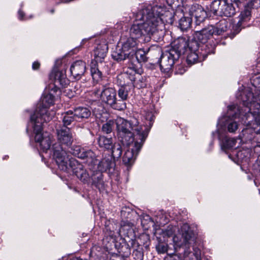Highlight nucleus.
Here are the masks:
<instances>
[{"label":"nucleus","instance_id":"obj_31","mask_svg":"<svg viewBox=\"0 0 260 260\" xmlns=\"http://www.w3.org/2000/svg\"><path fill=\"white\" fill-rule=\"evenodd\" d=\"M98 144L101 148L110 149L114 144L113 139L112 138H107L104 136H101L98 139Z\"/></svg>","mask_w":260,"mask_h":260},{"label":"nucleus","instance_id":"obj_33","mask_svg":"<svg viewBox=\"0 0 260 260\" xmlns=\"http://www.w3.org/2000/svg\"><path fill=\"white\" fill-rule=\"evenodd\" d=\"M62 116L63 126L67 127L68 125H70L73 121H77L73 111L69 110L62 114Z\"/></svg>","mask_w":260,"mask_h":260},{"label":"nucleus","instance_id":"obj_37","mask_svg":"<svg viewBox=\"0 0 260 260\" xmlns=\"http://www.w3.org/2000/svg\"><path fill=\"white\" fill-rule=\"evenodd\" d=\"M226 126L230 133H235L238 128V124L236 121L231 119L227 121Z\"/></svg>","mask_w":260,"mask_h":260},{"label":"nucleus","instance_id":"obj_28","mask_svg":"<svg viewBox=\"0 0 260 260\" xmlns=\"http://www.w3.org/2000/svg\"><path fill=\"white\" fill-rule=\"evenodd\" d=\"M201 52L205 53V51L201 49V51H188L185 52L187 54L186 60L188 64H194L197 62L198 59L201 57L203 56L204 58L206 57L209 54L203 55L201 54Z\"/></svg>","mask_w":260,"mask_h":260},{"label":"nucleus","instance_id":"obj_34","mask_svg":"<svg viewBox=\"0 0 260 260\" xmlns=\"http://www.w3.org/2000/svg\"><path fill=\"white\" fill-rule=\"evenodd\" d=\"M110 149H112V157L114 159H118L121 156L122 148L119 143H114Z\"/></svg>","mask_w":260,"mask_h":260},{"label":"nucleus","instance_id":"obj_5","mask_svg":"<svg viewBox=\"0 0 260 260\" xmlns=\"http://www.w3.org/2000/svg\"><path fill=\"white\" fill-rule=\"evenodd\" d=\"M134 131L136 133L135 134V133L133 132L134 141L129 144L126 145L127 146H131V148H129L125 152L123 156V162L127 165H131L134 162L147 137L148 133L146 128L143 130L142 127L140 126L135 128Z\"/></svg>","mask_w":260,"mask_h":260},{"label":"nucleus","instance_id":"obj_23","mask_svg":"<svg viewBox=\"0 0 260 260\" xmlns=\"http://www.w3.org/2000/svg\"><path fill=\"white\" fill-rule=\"evenodd\" d=\"M91 185L98 188L100 191L105 189V183L103 181V175L100 171L94 172L91 176Z\"/></svg>","mask_w":260,"mask_h":260},{"label":"nucleus","instance_id":"obj_45","mask_svg":"<svg viewBox=\"0 0 260 260\" xmlns=\"http://www.w3.org/2000/svg\"><path fill=\"white\" fill-rule=\"evenodd\" d=\"M141 82V84L140 85V87L142 88L144 87L146 85V83L145 82V80L143 79V77H141V79L139 80Z\"/></svg>","mask_w":260,"mask_h":260},{"label":"nucleus","instance_id":"obj_42","mask_svg":"<svg viewBox=\"0 0 260 260\" xmlns=\"http://www.w3.org/2000/svg\"><path fill=\"white\" fill-rule=\"evenodd\" d=\"M146 120L149 121V125L152 124V122L154 120V116L151 112L148 113L146 116Z\"/></svg>","mask_w":260,"mask_h":260},{"label":"nucleus","instance_id":"obj_13","mask_svg":"<svg viewBox=\"0 0 260 260\" xmlns=\"http://www.w3.org/2000/svg\"><path fill=\"white\" fill-rule=\"evenodd\" d=\"M180 55L175 45L169 51L162 53L158 60L161 70L164 72L170 71Z\"/></svg>","mask_w":260,"mask_h":260},{"label":"nucleus","instance_id":"obj_47","mask_svg":"<svg viewBox=\"0 0 260 260\" xmlns=\"http://www.w3.org/2000/svg\"><path fill=\"white\" fill-rule=\"evenodd\" d=\"M24 14L22 11L19 10L18 11V17L19 19L22 20L23 19V17H24Z\"/></svg>","mask_w":260,"mask_h":260},{"label":"nucleus","instance_id":"obj_10","mask_svg":"<svg viewBox=\"0 0 260 260\" xmlns=\"http://www.w3.org/2000/svg\"><path fill=\"white\" fill-rule=\"evenodd\" d=\"M137 40L128 38L122 43L121 47H117L116 51L113 52L112 58L117 61L126 59L133 61L135 51L137 49Z\"/></svg>","mask_w":260,"mask_h":260},{"label":"nucleus","instance_id":"obj_54","mask_svg":"<svg viewBox=\"0 0 260 260\" xmlns=\"http://www.w3.org/2000/svg\"><path fill=\"white\" fill-rule=\"evenodd\" d=\"M235 31H237V32H239V30H237L236 29H235Z\"/></svg>","mask_w":260,"mask_h":260},{"label":"nucleus","instance_id":"obj_12","mask_svg":"<svg viewBox=\"0 0 260 260\" xmlns=\"http://www.w3.org/2000/svg\"><path fill=\"white\" fill-rule=\"evenodd\" d=\"M93 93L97 98H100L102 102L117 110L116 91L115 89L102 85L101 87L95 89Z\"/></svg>","mask_w":260,"mask_h":260},{"label":"nucleus","instance_id":"obj_38","mask_svg":"<svg viewBox=\"0 0 260 260\" xmlns=\"http://www.w3.org/2000/svg\"><path fill=\"white\" fill-rule=\"evenodd\" d=\"M192 248L193 250L192 255L194 257V260H208L205 257H201V250L198 246H193Z\"/></svg>","mask_w":260,"mask_h":260},{"label":"nucleus","instance_id":"obj_1","mask_svg":"<svg viewBox=\"0 0 260 260\" xmlns=\"http://www.w3.org/2000/svg\"><path fill=\"white\" fill-rule=\"evenodd\" d=\"M172 13L158 6H149L141 10L137 15L140 23L133 24L129 29L130 38L137 40L141 39L143 42H148L151 36L164 26V23H172Z\"/></svg>","mask_w":260,"mask_h":260},{"label":"nucleus","instance_id":"obj_7","mask_svg":"<svg viewBox=\"0 0 260 260\" xmlns=\"http://www.w3.org/2000/svg\"><path fill=\"white\" fill-rule=\"evenodd\" d=\"M197 30L194 32V38L202 44L201 48L202 51L201 54L205 55L207 54L214 53L217 41L212 40L215 36H217L214 28V25H209L201 30Z\"/></svg>","mask_w":260,"mask_h":260},{"label":"nucleus","instance_id":"obj_40","mask_svg":"<svg viewBox=\"0 0 260 260\" xmlns=\"http://www.w3.org/2000/svg\"><path fill=\"white\" fill-rule=\"evenodd\" d=\"M116 242V240L112 236H106L103 239L104 243L114 244Z\"/></svg>","mask_w":260,"mask_h":260},{"label":"nucleus","instance_id":"obj_50","mask_svg":"<svg viewBox=\"0 0 260 260\" xmlns=\"http://www.w3.org/2000/svg\"><path fill=\"white\" fill-rule=\"evenodd\" d=\"M120 245H116V244H115V245H114V246H115V248H117V246L120 247Z\"/></svg>","mask_w":260,"mask_h":260},{"label":"nucleus","instance_id":"obj_35","mask_svg":"<svg viewBox=\"0 0 260 260\" xmlns=\"http://www.w3.org/2000/svg\"><path fill=\"white\" fill-rule=\"evenodd\" d=\"M236 140L234 138H225L221 145V148L224 150L229 149L236 147Z\"/></svg>","mask_w":260,"mask_h":260},{"label":"nucleus","instance_id":"obj_53","mask_svg":"<svg viewBox=\"0 0 260 260\" xmlns=\"http://www.w3.org/2000/svg\"><path fill=\"white\" fill-rule=\"evenodd\" d=\"M148 247V245H147V246H146V248H147Z\"/></svg>","mask_w":260,"mask_h":260},{"label":"nucleus","instance_id":"obj_44","mask_svg":"<svg viewBox=\"0 0 260 260\" xmlns=\"http://www.w3.org/2000/svg\"><path fill=\"white\" fill-rule=\"evenodd\" d=\"M162 235L164 237L167 236L170 237L173 235V232L172 230H166V231L162 232Z\"/></svg>","mask_w":260,"mask_h":260},{"label":"nucleus","instance_id":"obj_14","mask_svg":"<svg viewBox=\"0 0 260 260\" xmlns=\"http://www.w3.org/2000/svg\"><path fill=\"white\" fill-rule=\"evenodd\" d=\"M196 39L194 38V34L191 39L188 37H182L175 42L174 45L180 55L188 51H200L201 45Z\"/></svg>","mask_w":260,"mask_h":260},{"label":"nucleus","instance_id":"obj_27","mask_svg":"<svg viewBox=\"0 0 260 260\" xmlns=\"http://www.w3.org/2000/svg\"><path fill=\"white\" fill-rule=\"evenodd\" d=\"M73 111L77 121L80 119H87L91 115L90 111L86 107H79L75 109Z\"/></svg>","mask_w":260,"mask_h":260},{"label":"nucleus","instance_id":"obj_48","mask_svg":"<svg viewBox=\"0 0 260 260\" xmlns=\"http://www.w3.org/2000/svg\"><path fill=\"white\" fill-rule=\"evenodd\" d=\"M178 74H182L185 72V69L184 68L181 69L180 70H178L176 71Z\"/></svg>","mask_w":260,"mask_h":260},{"label":"nucleus","instance_id":"obj_3","mask_svg":"<svg viewBox=\"0 0 260 260\" xmlns=\"http://www.w3.org/2000/svg\"><path fill=\"white\" fill-rule=\"evenodd\" d=\"M50 77L53 79L54 83L50 84L45 89L41 103L38 105L34 113L31 115H36L38 120L44 119L46 115H51V119L52 118L54 113L53 111L49 112L48 108L54 104L57 93L60 92L59 86L66 87L70 83L67 78L66 72L63 71H54L51 73Z\"/></svg>","mask_w":260,"mask_h":260},{"label":"nucleus","instance_id":"obj_36","mask_svg":"<svg viewBox=\"0 0 260 260\" xmlns=\"http://www.w3.org/2000/svg\"><path fill=\"white\" fill-rule=\"evenodd\" d=\"M153 224V221L149 215H145L141 218V225L144 230H148Z\"/></svg>","mask_w":260,"mask_h":260},{"label":"nucleus","instance_id":"obj_52","mask_svg":"<svg viewBox=\"0 0 260 260\" xmlns=\"http://www.w3.org/2000/svg\"><path fill=\"white\" fill-rule=\"evenodd\" d=\"M185 242H187L185 240ZM189 241H187V242H188ZM185 244H187V243H185Z\"/></svg>","mask_w":260,"mask_h":260},{"label":"nucleus","instance_id":"obj_20","mask_svg":"<svg viewBox=\"0 0 260 260\" xmlns=\"http://www.w3.org/2000/svg\"><path fill=\"white\" fill-rule=\"evenodd\" d=\"M149 53H153L159 55L161 54V51L160 49L152 50L148 49L147 52H146L145 51L142 49H137L135 51L134 59H135L138 63L146 62L147 61L148 58L149 57H147L146 55ZM133 62H134V61Z\"/></svg>","mask_w":260,"mask_h":260},{"label":"nucleus","instance_id":"obj_15","mask_svg":"<svg viewBox=\"0 0 260 260\" xmlns=\"http://www.w3.org/2000/svg\"><path fill=\"white\" fill-rule=\"evenodd\" d=\"M70 152L80 159H85L89 165H95L97 162L95 154L90 149H86L79 145H74L71 148Z\"/></svg>","mask_w":260,"mask_h":260},{"label":"nucleus","instance_id":"obj_49","mask_svg":"<svg viewBox=\"0 0 260 260\" xmlns=\"http://www.w3.org/2000/svg\"><path fill=\"white\" fill-rule=\"evenodd\" d=\"M124 228H125V226H123V227H121V228H120V230H119V232H122V231L123 230H124Z\"/></svg>","mask_w":260,"mask_h":260},{"label":"nucleus","instance_id":"obj_19","mask_svg":"<svg viewBox=\"0 0 260 260\" xmlns=\"http://www.w3.org/2000/svg\"><path fill=\"white\" fill-rule=\"evenodd\" d=\"M188 15L191 17L194 16L197 22H203L207 17L206 12L199 5H192L188 9Z\"/></svg>","mask_w":260,"mask_h":260},{"label":"nucleus","instance_id":"obj_16","mask_svg":"<svg viewBox=\"0 0 260 260\" xmlns=\"http://www.w3.org/2000/svg\"><path fill=\"white\" fill-rule=\"evenodd\" d=\"M56 135L58 143L61 146L70 147L73 142V136L71 130L67 126H62L56 129Z\"/></svg>","mask_w":260,"mask_h":260},{"label":"nucleus","instance_id":"obj_21","mask_svg":"<svg viewBox=\"0 0 260 260\" xmlns=\"http://www.w3.org/2000/svg\"><path fill=\"white\" fill-rule=\"evenodd\" d=\"M184 245H156V249L158 253L166 252L168 255H173L177 251L178 248L181 249Z\"/></svg>","mask_w":260,"mask_h":260},{"label":"nucleus","instance_id":"obj_29","mask_svg":"<svg viewBox=\"0 0 260 260\" xmlns=\"http://www.w3.org/2000/svg\"><path fill=\"white\" fill-rule=\"evenodd\" d=\"M251 11L249 8H246L244 11L241 12L239 17V21L237 23V27H241L243 26L245 22H247L250 19Z\"/></svg>","mask_w":260,"mask_h":260},{"label":"nucleus","instance_id":"obj_43","mask_svg":"<svg viewBox=\"0 0 260 260\" xmlns=\"http://www.w3.org/2000/svg\"><path fill=\"white\" fill-rule=\"evenodd\" d=\"M88 175L86 173H82L81 176V179L85 183H89V179L87 178Z\"/></svg>","mask_w":260,"mask_h":260},{"label":"nucleus","instance_id":"obj_22","mask_svg":"<svg viewBox=\"0 0 260 260\" xmlns=\"http://www.w3.org/2000/svg\"><path fill=\"white\" fill-rule=\"evenodd\" d=\"M114 159L112 158V156L108 154L99 162L98 164V171L102 173V172L106 171L107 170H110L115 167Z\"/></svg>","mask_w":260,"mask_h":260},{"label":"nucleus","instance_id":"obj_41","mask_svg":"<svg viewBox=\"0 0 260 260\" xmlns=\"http://www.w3.org/2000/svg\"><path fill=\"white\" fill-rule=\"evenodd\" d=\"M134 254L135 255V258L137 260H142L143 257V254L141 251H138L137 250L134 251Z\"/></svg>","mask_w":260,"mask_h":260},{"label":"nucleus","instance_id":"obj_17","mask_svg":"<svg viewBox=\"0 0 260 260\" xmlns=\"http://www.w3.org/2000/svg\"><path fill=\"white\" fill-rule=\"evenodd\" d=\"M129 82L121 86L117 91L118 99H117V110L122 111L126 107V101L128 98L129 94L131 92L132 86L129 84Z\"/></svg>","mask_w":260,"mask_h":260},{"label":"nucleus","instance_id":"obj_6","mask_svg":"<svg viewBox=\"0 0 260 260\" xmlns=\"http://www.w3.org/2000/svg\"><path fill=\"white\" fill-rule=\"evenodd\" d=\"M44 118L38 120L36 115L30 116V123L35 134L36 142L40 144V146L43 151H46L50 148L53 137L47 132L42 133V132L44 123L50 121L51 120V116L46 115Z\"/></svg>","mask_w":260,"mask_h":260},{"label":"nucleus","instance_id":"obj_30","mask_svg":"<svg viewBox=\"0 0 260 260\" xmlns=\"http://www.w3.org/2000/svg\"><path fill=\"white\" fill-rule=\"evenodd\" d=\"M192 24V18L186 13L179 20V26L182 30H186L190 28Z\"/></svg>","mask_w":260,"mask_h":260},{"label":"nucleus","instance_id":"obj_39","mask_svg":"<svg viewBox=\"0 0 260 260\" xmlns=\"http://www.w3.org/2000/svg\"><path fill=\"white\" fill-rule=\"evenodd\" d=\"M139 239L140 240V242L142 244H146L150 242L149 236L146 233L142 234Z\"/></svg>","mask_w":260,"mask_h":260},{"label":"nucleus","instance_id":"obj_46","mask_svg":"<svg viewBox=\"0 0 260 260\" xmlns=\"http://www.w3.org/2000/svg\"><path fill=\"white\" fill-rule=\"evenodd\" d=\"M40 64L38 61H35L33 63L32 68L34 70H37L39 68Z\"/></svg>","mask_w":260,"mask_h":260},{"label":"nucleus","instance_id":"obj_51","mask_svg":"<svg viewBox=\"0 0 260 260\" xmlns=\"http://www.w3.org/2000/svg\"><path fill=\"white\" fill-rule=\"evenodd\" d=\"M54 12V10H51V13H53Z\"/></svg>","mask_w":260,"mask_h":260},{"label":"nucleus","instance_id":"obj_32","mask_svg":"<svg viewBox=\"0 0 260 260\" xmlns=\"http://www.w3.org/2000/svg\"><path fill=\"white\" fill-rule=\"evenodd\" d=\"M182 236L186 242L194 238V234L187 223H184L181 228Z\"/></svg>","mask_w":260,"mask_h":260},{"label":"nucleus","instance_id":"obj_18","mask_svg":"<svg viewBox=\"0 0 260 260\" xmlns=\"http://www.w3.org/2000/svg\"><path fill=\"white\" fill-rule=\"evenodd\" d=\"M86 70L85 62L81 60L75 61L71 66L70 72L75 79L79 80Z\"/></svg>","mask_w":260,"mask_h":260},{"label":"nucleus","instance_id":"obj_9","mask_svg":"<svg viewBox=\"0 0 260 260\" xmlns=\"http://www.w3.org/2000/svg\"><path fill=\"white\" fill-rule=\"evenodd\" d=\"M66 149V147L61 146L60 144H53L52 146L53 159L61 170L66 171L69 167L74 169L78 161L74 158H70Z\"/></svg>","mask_w":260,"mask_h":260},{"label":"nucleus","instance_id":"obj_2","mask_svg":"<svg viewBox=\"0 0 260 260\" xmlns=\"http://www.w3.org/2000/svg\"><path fill=\"white\" fill-rule=\"evenodd\" d=\"M242 103V106H229L226 117L241 119L243 124L252 128L256 133H260V91L255 95L249 90H245L237 95Z\"/></svg>","mask_w":260,"mask_h":260},{"label":"nucleus","instance_id":"obj_4","mask_svg":"<svg viewBox=\"0 0 260 260\" xmlns=\"http://www.w3.org/2000/svg\"><path fill=\"white\" fill-rule=\"evenodd\" d=\"M116 125L117 135L119 141L123 145H128L134 141L132 131L139 126V122L136 118L127 121L122 118L118 117L115 120H110L102 126V131L106 134L110 133L113 127Z\"/></svg>","mask_w":260,"mask_h":260},{"label":"nucleus","instance_id":"obj_8","mask_svg":"<svg viewBox=\"0 0 260 260\" xmlns=\"http://www.w3.org/2000/svg\"><path fill=\"white\" fill-rule=\"evenodd\" d=\"M241 4L239 0H215L210 5V10L216 15L231 17L236 13L235 6Z\"/></svg>","mask_w":260,"mask_h":260},{"label":"nucleus","instance_id":"obj_24","mask_svg":"<svg viewBox=\"0 0 260 260\" xmlns=\"http://www.w3.org/2000/svg\"><path fill=\"white\" fill-rule=\"evenodd\" d=\"M231 26V21L230 19H222L220 20L216 25L214 26L215 32L217 36L221 35L223 32L226 31Z\"/></svg>","mask_w":260,"mask_h":260},{"label":"nucleus","instance_id":"obj_26","mask_svg":"<svg viewBox=\"0 0 260 260\" xmlns=\"http://www.w3.org/2000/svg\"><path fill=\"white\" fill-rule=\"evenodd\" d=\"M184 247H182V250H183V256L184 257V260H194V257H193V255H192V253L193 252V250H192L193 246H198L197 245H192V246H189L188 245H184ZM165 260H180L179 257L177 256L175 257H170Z\"/></svg>","mask_w":260,"mask_h":260},{"label":"nucleus","instance_id":"obj_25","mask_svg":"<svg viewBox=\"0 0 260 260\" xmlns=\"http://www.w3.org/2000/svg\"><path fill=\"white\" fill-rule=\"evenodd\" d=\"M137 73H139L138 70L136 66L132 63L131 66L128 67L126 71L121 75V77L129 79L131 81V84H132L133 82L135 81V79L137 78L136 77Z\"/></svg>","mask_w":260,"mask_h":260},{"label":"nucleus","instance_id":"obj_11","mask_svg":"<svg viewBox=\"0 0 260 260\" xmlns=\"http://www.w3.org/2000/svg\"><path fill=\"white\" fill-rule=\"evenodd\" d=\"M108 47L105 42L100 43L97 45L94 50V60L96 63L95 67H91L90 72L92 79L94 81L98 82L102 78V71L100 69H102L103 66V61L106 56L108 52Z\"/></svg>","mask_w":260,"mask_h":260}]
</instances>
